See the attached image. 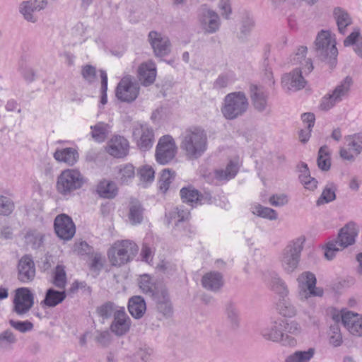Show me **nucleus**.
<instances>
[{"mask_svg": "<svg viewBox=\"0 0 362 362\" xmlns=\"http://www.w3.org/2000/svg\"><path fill=\"white\" fill-rule=\"evenodd\" d=\"M207 145V133L202 127H191L182 134L180 148L189 160L200 158L206 151Z\"/></svg>", "mask_w": 362, "mask_h": 362, "instance_id": "obj_1", "label": "nucleus"}, {"mask_svg": "<svg viewBox=\"0 0 362 362\" xmlns=\"http://www.w3.org/2000/svg\"><path fill=\"white\" fill-rule=\"evenodd\" d=\"M359 228L354 222H349L339 231L335 240L327 243L325 246V257L328 260H332L337 254L354 245L358 236Z\"/></svg>", "mask_w": 362, "mask_h": 362, "instance_id": "obj_2", "label": "nucleus"}, {"mask_svg": "<svg viewBox=\"0 0 362 362\" xmlns=\"http://www.w3.org/2000/svg\"><path fill=\"white\" fill-rule=\"evenodd\" d=\"M317 57L327 63L331 69L336 66L338 50L336 47L334 35L329 30H321L315 42Z\"/></svg>", "mask_w": 362, "mask_h": 362, "instance_id": "obj_3", "label": "nucleus"}, {"mask_svg": "<svg viewBox=\"0 0 362 362\" xmlns=\"http://www.w3.org/2000/svg\"><path fill=\"white\" fill-rule=\"evenodd\" d=\"M248 107V99L244 92H233L225 96L221 111L226 119L233 120L243 116Z\"/></svg>", "mask_w": 362, "mask_h": 362, "instance_id": "obj_4", "label": "nucleus"}, {"mask_svg": "<svg viewBox=\"0 0 362 362\" xmlns=\"http://www.w3.org/2000/svg\"><path fill=\"white\" fill-rule=\"evenodd\" d=\"M139 251L137 245L132 240L115 242L108 250V258L114 266H122L132 261Z\"/></svg>", "mask_w": 362, "mask_h": 362, "instance_id": "obj_5", "label": "nucleus"}, {"mask_svg": "<svg viewBox=\"0 0 362 362\" xmlns=\"http://www.w3.org/2000/svg\"><path fill=\"white\" fill-rule=\"evenodd\" d=\"M305 240L304 237L297 238L290 241L283 250L280 262L287 274H291L297 269Z\"/></svg>", "mask_w": 362, "mask_h": 362, "instance_id": "obj_6", "label": "nucleus"}, {"mask_svg": "<svg viewBox=\"0 0 362 362\" xmlns=\"http://www.w3.org/2000/svg\"><path fill=\"white\" fill-rule=\"evenodd\" d=\"M284 320H274L262 330V336L267 340L279 343L282 346L293 347L297 344V340L284 332Z\"/></svg>", "mask_w": 362, "mask_h": 362, "instance_id": "obj_7", "label": "nucleus"}, {"mask_svg": "<svg viewBox=\"0 0 362 362\" xmlns=\"http://www.w3.org/2000/svg\"><path fill=\"white\" fill-rule=\"evenodd\" d=\"M298 297L301 301H306L312 297H321L323 290L316 286L315 275L310 272H304L297 278Z\"/></svg>", "mask_w": 362, "mask_h": 362, "instance_id": "obj_8", "label": "nucleus"}, {"mask_svg": "<svg viewBox=\"0 0 362 362\" xmlns=\"http://www.w3.org/2000/svg\"><path fill=\"white\" fill-rule=\"evenodd\" d=\"M177 152V146L174 139L170 135H165L158 140L155 157L156 161L165 165L172 161Z\"/></svg>", "mask_w": 362, "mask_h": 362, "instance_id": "obj_9", "label": "nucleus"}, {"mask_svg": "<svg viewBox=\"0 0 362 362\" xmlns=\"http://www.w3.org/2000/svg\"><path fill=\"white\" fill-rule=\"evenodd\" d=\"M199 25L205 35H211L219 31L221 21L218 13L214 10L203 6L198 16Z\"/></svg>", "mask_w": 362, "mask_h": 362, "instance_id": "obj_10", "label": "nucleus"}, {"mask_svg": "<svg viewBox=\"0 0 362 362\" xmlns=\"http://www.w3.org/2000/svg\"><path fill=\"white\" fill-rule=\"evenodd\" d=\"M139 93V86L130 76L121 79L116 88V97L122 102L132 103L134 101Z\"/></svg>", "mask_w": 362, "mask_h": 362, "instance_id": "obj_11", "label": "nucleus"}, {"mask_svg": "<svg viewBox=\"0 0 362 362\" xmlns=\"http://www.w3.org/2000/svg\"><path fill=\"white\" fill-rule=\"evenodd\" d=\"M148 42L156 57H163L171 52L170 40L167 35L161 33L155 30L149 32Z\"/></svg>", "mask_w": 362, "mask_h": 362, "instance_id": "obj_12", "label": "nucleus"}, {"mask_svg": "<svg viewBox=\"0 0 362 362\" xmlns=\"http://www.w3.org/2000/svg\"><path fill=\"white\" fill-rule=\"evenodd\" d=\"M34 304V296L30 290L25 287L16 290L13 299V311L18 315L26 314Z\"/></svg>", "mask_w": 362, "mask_h": 362, "instance_id": "obj_13", "label": "nucleus"}, {"mask_svg": "<svg viewBox=\"0 0 362 362\" xmlns=\"http://www.w3.org/2000/svg\"><path fill=\"white\" fill-rule=\"evenodd\" d=\"M133 137L139 148L143 151L149 150L154 142V133L146 124H136L133 127Z\"/></svg>", "mask_w": 362, "mask_h": 362, "instance_id": "obj_14", "label": "nucleus"}, {"mask_svg": "<svg viewBox=\"0 0 362 362\" xmlns=\"http://www.w3.org/2000/svg\"><path fill=\"white\" fill-rule=\"evenodd\" d=\"M54 228L57 235L64 240H71L75 235L76 226L71 217L65 214L56 216Z\"/></svg>", "mask_w": 362, "mask_h": 362, "instance_id": "obj_15", "label": "nucleus"}, {"mask_svg": "<svg viewBox=\"0 0 362 362\" xmlns=\"http://www.w3.org/2000/svg\"><path fill=\"white\" fill-rule=\"evenodd\" d=\"M129 150L128 140L119 135L113 136L105 146V151L111 156L122 158L127 156Z\"/></svg>", "mask_w": 362, "mask_h": 362, "instance_id": "obj_16", "label": "nucleus"}, {"mask_svg": "<svg viewBox=\"0 0 362 362\" xmlns=\"http://www.w3.org/2000/svg\"><path fill=\"white\" fill-rule=\"evenodd\" d=\"M47 4V0L23 1L19 5V12L25 21L35 23L37 18L35 13L44 9Z\"/></svg>", "mask_w": 362, "mask_h": 362, "instance_id": "obj_17", "label": "nucleus"}, {"mask_svg": "<svg viewBox=\"0 0 362 362\" xmlns=\"http://www.w3.org/2000/svg\"><path fill=\"white\" fill-rule=\"evenodd\" d=\"M341 319L343 325L353 335L362 336V315L349 310H342Z\"/></svg>", "mask_w": 362, "mask_h": 362, "instance_id": "obj_18", "label": "nucleus"}, {"mask_svg": "<svg viewBox=\"0 0 362 362\" xmlns=\"http://www.w3.org/2000/svg\"><path fill=\"white\" fill-rule=\"evenodd\" d=\"M132 325L131 319L125 312L124 308L117 311L110 325V330L118 337L126 334Z\"/></svg>", "mask_w": 362, "mask_h": 362, "instance_id": "obj_19", "label": "nucleus"}, {"mask_svg": "<svg viewBox=\"0 0 362 362\" xmlns=\"http://www.w3.org/2000/svg\"><path fill=\"white\" fill-rule=\"evenodd\" d=\"M301 69H295L292 72L286 74L282 77V85L288 90H298L305 87V81Z\"/></svg>", "mask_w": 362, "mask_h": 362, "instance_id": "obj_20", "label": "nucleus"}, {"mask_svg": "<svg viewBox=\"0 0 362 362\" xmlns=\"http://www.w3.org/2000/svg\"><path fill=\"white\" fill-rule=\"evenodd\" d=\"M250 98L254 108L259 112L269 111L268 93L256 85L250 86Z\"/></svg>", "mask_w": 362, "mask_h": 362, "instance_id": "obj_21", "label": "nucleus"}, {"mask_svg": "<svg viewBox=\"0 0 362 362\" xmlns=\"http://www.w3.org/2000/svg\"><path fill=\"white\" fill-rule=\"evenodd\" d=\"M18 271V277L21 282L28 283L33 280L35 267L32 258L28 255L23 256L19 261Z\"/></svg>", "mask_w": 362, "mask_h": 362, "instance_id": "obj_22", "label": "nucleus"}, {"mask_svg": "<svg viewBox=\"0 0 362 362\" xmlns=\"http://www.w3.org/2000/svg\"><path fill=\"white\" fill-rule=\"evenodd\" d=\"M156 73V66L152 60L143 62L138 68L139 81L144 86H150L155 81Z\"/></svg>", "mask_w": 362, "mask_h": 362, "instance_id": "obj_23", "label": "nucleus"}, {"mask_svg": "<svg viewBox=\"0 0 362 362\" xmlns=\"http://www.w3.org/2000/svg\"><path fill=\"white\" fill-rule=\"evenodd\" d=\"M201 281L205 289L213 292L219 291L224 284L223 274L218 272H209L204 274Z\"/></svg>", "mask_w": 362, "mask_h": 362, "instance_id": "obj_24", "label": "nucleus"}, {"mask_svg": "<svg viewBox=\"0 0 362 362\" xmlns=\"http://www.w3.org/2000/svg\"><path fill=\"white\" fill-rule=\"evenodd\" d=\"M307 47L301 46L298 48L294 56L291 59L293 65L298 66L296 69L303 70L304 74H308L313 69V62L310 59L306 58Z\"/></svg>", "mask_w": 362, "mask_h": 362, "instance_id": "obj_25", "label": "nucleus"}, {"mask_svg": "<svg viewBox=\"0 0 362 362\" xmlns=\"http://www.w3.org/2000/svg\"><path fill=\"white\" fill-rule=\"evenodd\" d=\"M264 280L271 289L280 295L286 297L288 294V288L286 283L275 272H269L264 276Z\"/></svg>", "mask_w": 362, "mask_h": 362, "instance_id": "obj_26", "label": "nucleus"}, {"mask_svg": "<svg viewBox=\"0 0 362 362\" xmlns=\"http://www.w3.org/2000/svg\"><path fill=\"white\" fill-rule=\"evenodd\" d=\"M144 211L141 202L135 199L131 198L129 203L128 219L129 223L136 226L140 224L144 218Z\"/></svg>", "mask_w": 362, "mask_h": 362, "instance_id": "obj_27", "label": "nucleus"}, {"mask_svg": "<svg viewBox=\"0 0 362 362\" xmlns=\"http://www.w3.org/2000/svg\"><path fill=\"white\" fill-rule=\"evenodd\" d=\"M240 167L238 159L231 160L228 162L225 169H218L214 171V177L216 180H232L237 175Z\"/></svg>", "mask_w": 362, "mask_h": 362, "instance_id": "obj_28", "label": "nucleus"}, {"mask_svg": "<svg viewBox=\"0 0 362 362\" xmlns=\"http://www.w3.org/2000/svg\"><path fill=\"white\" fill-rule=\"evenodd\" d=\"M333 16L338 27L339 32L344 34L346 28L352 23V18L349 12L341 8L336 7L333 10Z\"/></svg>", "mask_w": 362, "mask_h": 362, "instance_id": "obj_29", "label": "nucleus"}, {"mask_svg": "<svg viewBox=\"0 0 362 362\" xmlns=\"http://www.w3.org/2000/svg\"><path fill=\"white\" fill-rule=\"evenodd\" d=\"M54 158L57 161L73 165L78 159V153L75 148H65L57 150L54 153Z\"/></svg>", "mask_w": 362, "mask_h": 362, "instance_id": "obj_30", "label": "nucleus"}, {"mask_svg": "<svg viewBox=\"0 0 362 362\" xmlns=\"http://www.w3.org/2000/svg\"><path fill=\"white\" fill-rule=\"evenodd\" d=\"M128 309L133 317L136 319L141 318L146 310L144 298L139 296L132 297L129 300Z\"/></svg>", "mask_w": 362, "mask_h": 362, "instance_id": "obj_31", "label": "nucleus"}, {"mask_svg": "<svg viewBox=\"0 0 362 362\" xmlns=\"http://www.w3.org/2000/svg\"><path fill=\"white\" fill-rule=\"evenodd\" d=\"M111 132L110 124L100 122L90 126V135L93 139L97 142L101 143L106 140Z\"/></svg>", "mask_w": 362, "mask_h": 362, "instance_id": "obj_32", "label": "nucleus"}, {"mask_svg": "<svg viewBox=\"0 0 362 362\" xmlns=\"http://www.w3.org/2000/svg\"><path fill=\"white\" fill-rule=\"evenodd\" d=\"M303 122L307 124L305 129L299 132V139L300 142L305 144L308 142L310 137L311 129L315 124V115L313 113H304L301 116Z\"/></svg>", "mask_w": 362, "mask_h": 362, "instance_id": "obj_33", "label": "nucleus"}, {"mask_svg": "<svg viewBox=\"0 0 362 362\" xmlns=\"http://www.w3.org/2000/svg\"><path fill=\"white\" fill-rule=\"evenodd\" d=\"M345 47L354 46L355 52L362 59V36L359 30L355 29L344 40Z\"/></svg>", "mask_w": 362, "mask_h": 362, "instance_id": "obj_34", "label": "nucleus"}, {"mask_svg": "<svg viewBox=\"0 0 362 362\" xmlns=\"http://www.w3.org/2000/svg\"><path fill=\"white\" fill-rule=\"evenodd\" d=\"M250 211L254 215L270 221H275L278 218V214L275 210L259 204H252Z\"/></svg>", "mask_w": 362, "mask_h": 362, "instance_id": "obj_35", "label": "nucleus"}, {"mask_svg": "<svg viewBox=\"0 0 362 362\" xmlns=\"http://www.w3.org/2000/svg\"><path fill=\"white\" fill-rule=\"evenodd\" d=\"M96 191L100 197L112 199L117 195L118 187L116 182H99Z\"/></svg>", "mask_w": 362, "mask_h": 362, "instance_id": "obj_36", "label": "nucleus"}, {"mask_svg": "<svg viewBox=\"0 0 362 362\" xmlns=\"http://www.w3.org/2000/svg\"><path fill=\"white\" fill-rule=\"evenodd\" d=\"M315 349L309 348L304 351H296L288 356L285 362H310L314 357Z\"/></svg>", "mask_w": 362, "mask_h": 362, "instance_id": "obj_37", "label": "nucleus"}, {"mask_svg": "<svg viewBox=\"0 0 362 362\" xmlns=\"http://www.w3.org/2000/svg\"><path fill=\"white\" fill-rule=\"evenodd\" d=\"M16 342V336L11 329H6L0 333V350L11 351Z\"/></svg>", "mask_w": 362, "mask_h": 362, "instance_id": "obj_38", "label": "nucleus"}, {"mask_svg": "<svg viewBox=\"0 0 362 362\" xmlns=\"http://www.w3.org/2000/svg\"><path fill=\"white\" fill-rule=\"evenodd\" d=\"M158 304V309L164 315H169L172 311L171 303L169 300L168 292L163 289L154 296Z\"/></svg>", "mask_w": 362, "mask_h": 362, "instance_id": "obj_39", "label": "nucleus"}, {"mask_svg": "<svg viewBox=\"0 0 362 362\" xmlns=\"http://www.w3.org/2000/svg\"><path fill=\"white\" fill-rule=\"evenodd\" d=\"M180 196L184 202H187L192 206L198 203L202 204V196L199 192L190 187H183L180 190Z\"/></svg>", "mask_w": 362, "mask_h": 362, "instance_id": "obj_40", "label": "nucleus"}, {"mask_svg": "<svg viewBox=\"0 0 362 362\" xmlns=\"http://www.w3.org/2000/svg\"><path fill=\"white\" fill-rule=\"evenodd\" d=\"M318 168L323 170L327 171L331 167L330 153L328 146L325 145L320 148L318 151L317 159Z\"/></svg>", "mask_w": 362, "mask_h": 362, "instance_id": "obj_41", "label": "nucleus"}, {"mask_svg": "<svg viewBox=\"0 0 362 362\" xmlns=\"http://www.w3.org/2000/svg\"><path fill=\"white\" fill-rule=\"evenodd\" d=\"M282 298L276 305L279 313L284 317H294L297 313L296 308L290 300L286 299L284 297Z\"/></svg>", "mask_w": 362, "mask_h": 362, "instance_id": "obj_42", "label": "nucleus"}, {"mask_svg": "<svg viewBox=\"0 0 362 362\" xmlns=\"http://www.w3.org/2000/svg\"><path fill=\"white\" fill-rule=\"evenodd\" d=\"M139 286L141 290L146 294L154 296L159 293L151 276L148 274L141 275L139 279Z\"/></svg>", "mask_w": 362, "mask_h": 362, "instance_id": "obj_43", "label": "nucleus"}, {"mask_svg": "<svg viewBox=\"0 0 362 362\" xmlns=\"http://www.w3.org/2000/svg\"><path fill=\"white\" fill-rule=\"evenodd\" d=\"M66 298L64 291H57L52 288L47 290L43 303L49 307H54L62 303Z\"/></svg>", "mask_w": 362, "mask_h": 362, "instance_id": "obj_44", "label": "nucleus"}, {"mask_svg": "<svg viewBox=\"0 0 362 362\" xmlns=\"http://www.w3.org/2000/svg\"><path fill=\"white\" fill-rule=\"evenodd\" d=\"M123 308L109 302L98 308L97 312L103 319H108L111 317L114 318L117 311H120Z\"/></svg>", "mask_w": 362, "mask_h": 362, "instance_id": "obj_45", "label": "nucleus"}, {"mask_svg": "<svg viewBox=\"0 0 362 362\" xmlns=\"http://www.w3.org/2000/svg\"><path fill=\"white\" fill-rule=\"evenodd\" d=\"M352 83V78L349 76H346L333 90L332 95L335 99L340 101L342 97L347 95Z\"/></svg>", "mask_w": 362, "mask_h": 362, "instance_id": "obj_46", "label": "nucleus"}, {"mask_svg": "<svg viewBox=\"0 0 362 362\" xmlns=\"http://www.w3.org/2000/svg\"><path fill=\"white\" fill-rule=\"evenodd\" d=\"M115 170L116 178L121 180L132 179L135 175L134 167L130 163L121 165L117 167Z\"/></svg>", "mask_w": 362, "mask_h": 362, "instance_id": "obj_47", "label": "nucleus"}, {"mask_svg": "<svg viewBox=\"0 0 362 362\" xmlns=\"http://www.w3.org/2000/svg\"><path fill=\"white\" fill-rule=\"evenodd\" d=\"M349 148L356 156L362 151V133L354 134L346 137Z\"/></svg>", "mask_w": 362, "mask_h": 362, "instance_id": "obj_48", "label": "nucleus"}, {"mask_svg": "<svg viewBox=\"0 0 362 362\" xmlns=\"http://www.w3.org/2000/svg\"><path fill=\"white\" fill-rule=\"evenodd\" d=\"M83 179L77 169H67L62 172L57 181H82Z\"/></svg>", "mask_w": 362, "mask_h": 362, "instance_id": "obj_49", "label": "nucleus"}, {"mask_svg": "<svg viewBox=\"0 0 362 362\" xmlns=\"http://www.w3.org/2000/svg\"><path fill=\"white\" fill-rule=\"evenodd\" d=\"M226 315L231 327L234 329H237L240 325L239 313L237 308L229 305L226 309Z\"/></svg>", "mask_w": 362, "mask_h": 362, "instance_id": "obj_50", "label": "nucleus"}, {"mask_svg": "<svg viewBox=\"0 0 362 362\" xmlns=\"http://www.w3.org/2000/svg\"><path fill=\"white\" fill-rule=\"evenodd\" d=\"M329 339V343L335 347L339 346L342 344V336L337 325L330 327Z\"/></svg>", "mask_w": 362, "mask_h": 362, "instance_id": "obj_51", "label": "nucleus"}, {"mask_svg": "<svg viewBox=\"0 0 362 362\" xmlns=\"http://www.w3.org/2000/svg\"><path fill=\"white\" fill-rule=\"evenodd\" d=\"M66 278L64 268L62 265H57L55 269L54 284L59 288H64L66 285Z\"/></svg>", "mask_w": 362, "mask_h": 362, "instance_id": "obj_52", "label": "nucleus"}, {"mask_svg": "<svg viewBox=\"0 0 362 362\" xmlns=\"http://www.w3.org/2000/svg\"><path fill=\"white\" fill-rule=\"evenodd\" d=\"M189 216V211L187 209H183L182 208H176L170 214L169 218V223L174 222L176 223L177 222L184 221L187 220Z\"/></svg>", "mask_w": 362, "mask_h": 362, "instance_id": "obj_53", "label": "nucleus"}, {"mask_svg": "<svg viewBox=\"0 0 362 362\" xmlns=\"http://www.w3.org/2000/svg\"><path fill=\"white\" fill-rule=\"evenodd\" d=\"M81 187V182H57V190L64 195H67Z\"/></svg>", "mask_w": 362, "mask_h": 362, "instance_id": "obj_54", "label": "nucleus"}, {"mask_svg": "<svg viewBox=\"0 0 362 362\" xmlns=\"http://www.w3.org/2000/svg\"><path fill=\"white\" fill-rule=\"evenodd\" d=\"M81 75L83 79L89 83H93L97 78L96 69L93 66L90 64L82 66Z\"/></svg>", "mask_w": 362, "mask_h": 362, "instance_id": "obj_55", "label": "nucleus"}, {"mask_svg": "<svg viewBox=\"0 0 362 362\" xmlns=\"http://www.w3.org/2000/svg\"><path fill=\"white\" fill-rule=\"evenodd\" d=\"M336 198L335 191L332 187H325L320 197L317 201V205H322L332 202Z\"/></svg>", "mask_w": 362, "mask_h": 362, "instance_id": "obj_56", "label": "nucleus"}, {"mask_svg": "<svg viewBox=\"0 0 362 362\" xmlns=\"http://www.w3.org/2000/svg\"><path fill=\"white\" fill-rule=\"evenodd\" d=\"M13 202L10 199L0 195V214L7 216L13 211Z\"/></svg>", "mask_w": 362, "mask_h": 362, "instance_id": "obj_57", "label": "nucleus"}, {"mask_svg": "<svg viewBox=\"0 0 362 362\" xmlns=\"http://www.w3.org/2000/svg\"><path fill=\"white\" fill-rule=\"evenodd\" d=\"M155 171L150 165H144L138 170V175L143 181H151L154 178Z\"/></svg>", "mask_w": 362, "mask_h": 362, "instance_id": "obj_58", "label": "nucleus"}, {"mask_svg": "<svg viewBox=\"0 0 362 362\" xmlns=\"http://www.w3.org/2000/svg\"><path fill=\"white\" fill-rule=\"evenodd\" d=\"M284 332L291 336H296L301 333L302 328L296 321L287 322L284 320Z\"/></svg>", "mask_w": 362, "mask_h": 362, "instance_id": "obj_59", "label": "nucleus"}, {"mask_svg": "<svg viewBox=\"0 0 362 362\" xmlns=\"http://www.w3.org/2000/svg\"><path fill=\"white\" fill-rule=\"evenodd\" d=\"M9 324L15 329L22 333L30 331L33 328V325L29 321H15L11 320Z\"/></svg>", "mask_w": 362, "mask_h": 362, "instance_id": "obj_60", "label": "nucleus"}, {"mask_svg": "<svg viewBox=\"0 0 362 362\" xmlns=\"http://www.w3.org/2000/svg\"><path fill=\"white\" fill-rule=\"evenodd\" d=\"M255 23L252 19L250 18L244 19L242 22L240 34L238 35V38L243 40L251 31Z\"/></svg>", "mask_w": 362, "mask_h": 362, "instance_id": "obj_61", "label": "nucleus"}, {"mask_svg": "<svg viewBox=\"0 0 362 362\" xmlns=\"http://www.w3.org/2000/svg\"><path fill=\"white\" fill-rule=\"evenodd\" d=\"M269 202L271 205L279 207L286 205L288 199L285 194H276L269 197Z\"/></svg>", "mask_w": 362, "mask_h": 362, "instance_id": "obj_62", "label": "nucleus"}, {"mask_svg": "<svg viewBox=\"0 0 362 362\" xmlns=\"http://www.w3.org/2000/svg\"><path fill=\"white\" fill-rule=\"evenodd\" d=\"M298 178L301 181H304L305 180H307L308 178L310 179L309 181H315V179L310 176V171H309L307 164H305V163H301L300 164H299L298 165Z\"/></svg>", "mask_w": 362, "mask_h": 362, "instance_id": "obj_63", "label": "nucleus"}, {"mask_svg": "<svg viewBox=\"0 0 362 362\" xmlns=\"http://www.w3.org/2000/svg\"><path fill=\"white\" fill-rule=\"evenodd\" d=\"M218 7L221 11V16L226 19H228L232 11L230 1L228 0H221Z\"/></svg>", "mask_w": 362, "mask_h": 362, "instance_id": "obj_64", "label": "nucleus"}]
</instances>
